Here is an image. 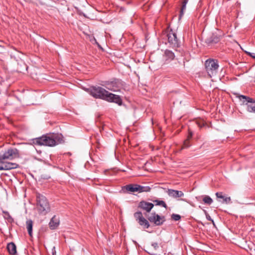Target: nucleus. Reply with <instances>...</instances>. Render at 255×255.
<instances>
[{"label": "nucleus", "mask_w": 255, "mask_h": 255, "mask_svg": "<svg viewBox=\"0 0 255 255\" xmlns=\"http://www.w3.org/2000/svg\"><path fill=\"white\" fill-rule=\"evenodd\" d=\"M20 156L19 151L15 147H9L0 152V170H8L17 168L18 165L16 163L7 162Z\"/></svg>", "instance_id": "nucleus-1"}, {"label": "nucleus", "mask_w": 255, "mask_h": 255, "mask_svg": "<svg viewBox=\"0 0 255 255\" xmlns=\"http://www.w3.org/2000/svg\"><path fill=\"white\" fill-rule=\"evenodd\" d=\"M87 91L95 98L102 99L109 102H114L119 105L122 104V100L119 96L110 93L101 87H91L87 89Z\"/></svg>", "instance_id": "nucleus-2"}, {"label": "nucleus", "mask_w": 255, "mask_h": 255, "mask_svg": "<svg viewBox=\"0 0 255 255\" xmlns=\"http://www.w3.org/2000/svg\"><path fill=\"white\" fill-rule=\"evenodd\" d=\"M62 141L63 137L61 134H53L50 136L42 135L36 138L34 143L39 145L53 146L61 143Z\"/></svg>", "instance_id": "nucleus-3"}, {"label": "nucleus", "mask_w": 255, "mask_h": 255, "mask_svg": "<svg viewBox=\"0 0 255 255\" xmlns=\"http://www.w3.org/2000/svg\"><path fill=\"white\" fill-rule=\"evenodd\" d=\"M37 208L40 214L45 215L50 211L49 203L45 196L37 194Z\"/></svg>", "instance_id": "nucleus-4"}, {"label": "nucleus", "mask_w": 255, "mask_h": 255, "mask_svg": "<svg viewBox=\"0 0 255 255\" xmlns=\"http://www.w3.org/2000/svg\"><path fill=\"white\" fill-rule=\"evenodd\" d=\"M205 69L208 76L211 78L216 75L219 68V64L217 60L209 59L205 63Z\"/></svg>", "instance_id": "nucleus-5"}, {"label": "nucleus", "mask_w": 255, "mask_h": 255, "mask_svg": "<svg viewBox=\"0 0 255 255\" xmlns=\"http://www.w3.org/2000/svg\"><path fill=\"white\" fill-rule=\"evenodd\" d=\"M151 188L149 186H142L136 184H129L125 186L123 190L126 192L131 193L134 192L142 193L147 192L150 191Z\"/></svg>", "instance_id": "nucleus-6"}, {"label": "nucleus", "mask_w": 255, "mask_h": 255, "mask_svg": "<svg viewBox=\"0 0 255 255\" xmlns=\"http://www.w3.org/2000/svg\"><path fill=\"white\" fill-rule=\"evenodd\" d=\"M238 98L247 106L249 112L255 113V100L254 99L244 95H239Z\"/></svg>", "instance_id": "nucleus-7"}, {"label": "nucleus", "mask_w": 255, "mask_h": 255, "mask_svg": "<svg viewBox=\"0 0 255 255\" xmlns=\"http://www.w3.org/2000/svg\"><path fill=\"white\" fill-rule=\"evenodd\" d=\"M123 82L120 79H115L110 82H106L105 83V87L109 90L113 92H118L123 87Z\"/></svg>", "instance_id": "nucleus-8"}, {"label": "nucleus", "mask_w": 255, "mask_h": 255, "mask_svg": "<svg viewBox=\"0 0 255 255\" xmlns=\"http://www.w3.org/2000/svg\"><path fill=\"white\" fill-rule=\"evenodd\" d=\"M166 37L168 39V43L170 46L173 48L178 47L179 46V41L177 38L176 34L172 30H170L166 34Z\"/></svg>", "instance_id": "nucleus-9"}, {"label": "nucleus", "mask_w": 255, "mask_h": 255, "mask_svg": "<svg viewBox=\"0 0 255 255\" xmlns=\"http://www.w3.org/2000/svg\"><path fill=\"white\" fill-rule=\"evenodd\" d=\"M147 219L150 222L153 223L156 226L162 225L165 221L164 216H160L155 212L152 213Z\"/></svg>", "instance_id": "nucleus-10"}, {"label": "nucleus", "mask_w": 255, "mask_h": 255, "mask_svg": "<svg viewBox=\"0 0 255 255\" xmlns=\"http://www.w3.org/2000/svg\"><path fill=\"white\" fill-rule=\"evenodd\" d=\"M134 217L138 223L144 229H148L149 226L148 221L145 219L141 212H136L134 214Z\"/></svg>", "instance_id": "nucleus-11"}, {"label": "nucleus", "mask_w": 255, "mask_h": 255, "mask_svg": "<svg viewBox=\"0 0 255 255\" xmlns=\"http://www.w3.org/2000/svg\"><path fill=\"white\" fill-rule=\"evenodd\" d=\"M154 205L151 203H149L144 201L139 202L138 207L145 211L146 212H149L153 207Z\"/></svg>", "instance_id": "nucleus-12"}, {"label": "nucleus", "mask_w": 255, "mask_h": 255, "mask_svg": "<svg viewBox=\"0 0 255 255\" xmlns=\"http://www.w3.org/2000/svg\"><path fill=\"white\" fill-rule=\"evenodd\" d=\"M167 193L169 196L173 198L181 197L184 195V193L182 191L171 189H168Z\"/></svg>", "instance_id": "nucleus-13"}, {"label": "nucleus", "mask_w": 255, "mask_h": 255, "mask_svg": "<svg viewBox=\"0 0 255 255\" xmlns=\"http://www.w3.org/2000/svg\"><path fill=\"white\" fill-rule=\"evenodd\" d=\"M59 224V219L56 217V216H54L51 219L49 225L51 229H56Z\"/></svg>", "instance_id": "nucleus-14"}, {"label": "nucleus", "mask_w": 255, "mask_h": 255, "mask_svg": "<svg viewBox=\"0 0 255 255\" xmlns=\"http://www.w3.org/2000/svg\"><path fill=\"white\" fill-rule=\"evenodd\" d=\"M6 248L9 254L15 255L16 254V247L13 242L8 243L7 245Z\"/></svg>", "instance_id": "nucleus-15"}, {"label": "nucleus", "mask_w": 255, "mask_h": 255, "mask_svg": "<svg viewBox=\"0 0 255 255\" xmlns=\"http://www.w3.org/2000/svg\"><path fill=\"white\" fill-rule=\"evenodd\" d=\"M216 195L218 198H220V199H223V201H222V203L229 204V203H231V198L230 197H225L223 195L222 192H217L216 193Z\"/></svg>", "instance_id": "nucleus-16"}, {"label": "nucleus", "mask_w": 255, "mask_h": 255, "mask_svg": "<svg viewBox=\"0 0 255 255\" xmlns=\"http://www.w3.org/2000/svg\"><path fill=\"white\" fill-rule=\"evenodd\" d=\"M26 228L28 231V233L29 236L32 237V227L33 222L31 220H28L26 222Z\"/></svg>", "instance_id": "nucleus-17"}, {"label": "nucleus", "mask_w": 255, "mask_h": 255, "mask_svg": "<svg viewBox=\"0 0 255 255\" xmlns=\"http://www.w3.org/2000/svg\"><path fill=\"white\" fill-rule=\"evenodd\" d=\"M164 56L166 59L172 60L174 58L175 55L174 53L169 50H166L164 52Z\"/></svg>", "instance_id": "nucleus-18"}, {"label": "nucleus", "mask_w": 255, "mask_h": 255, "mask_svg": "<svg viewBox=\"0 0 255 255\" xmlns=\"http://www.w3.org/2000/svg\"><path fill=\"white\" fill-rule=\"evenodd\" d=\"M188 2V0H183L182 2V6L180 11L179 18L183 15L185 10L186 8V4Z\"/></svg>", "instance_id": "nucleus-19"}, {"label": "nucleus", "mask_w": 255, "mask_h": 255, "mask_svg": "<svg viewBox=\"0 0 255 255\" xmlns=\"http://www.w3.org/2000/svg\"><path fill=\"white\" fill-rule=\"evenodd\" d=\"M203 201L205 204L207 205H211L213 203L212 199L208 195H205L203 197Z\"/></svg>", "instance_id": "nucleus-20"}, {"label": "nucleus", "mask_w": 255, "mask_h": 255, "mask_svg": "<svg viewBox=\"0 0 255 255\" xmlns=\"http://www.w3.org/2000/svg\"><path fill=\"white\" fill-rule=\"evenodd\" d=\"M191 146V144L190 143V140L186 139L183 144L182 146V149L184 148H187Z\"/></svg>", "instance_id": "nucleus-21"}, {"label": "nucleus", "mask_w": 255, "mask_h": 255, "mask_svg": "<svg viewBox=\"0 0 255 255\" xmlns=\"http://www.w3.org/2000/svg\"><path fill=\"white\" fill-rule=\"evenodd\" d=\"M155 202H156V205H161L162 207H164L165 208H167V205L163 201L156 200L155 201Z\"/></svg>", "instance_id": "nucleus-22"}, {"label": "nucleus", "mask_w": 255, "mask_h": 255, "mask_svg": "<svg viewBox=\"0 0 255 255\" xmlns=\"http://www.w3.org/2000/svg\"><path fill=\"white\" fill-rule=\"evenodd\" d=\"M171 218L174 221H179L181 219L180 215L178 214H173L171 215Z\"/></svg>", "instance_id": "nucleus-23"}, {"label": "nucleus", "mask_w": 255, "mask_h": 255, "mask_svg": "<svg viewBox=\"0 0 255 255\" xmlns=\"http://www.w3.org/2000/svg\"><path fill=\"white\" fill-rule=\"evenodd\" d=\"M151 246L153 247L154 250H156L158 249V245L157 243H152L151 244Z\"/></svg>", "instance_id": "nucleus-24"}, {"label": "nucleus", "mask_w": 255, "mask_h": 255, "mask_svg": "<svg viewBox=\"0 0 255 255\" xmlns=\"http://www.w3.org/2000/svg\"><path fill=\"white\" fill-rule=\"evenodd\" d=\"M206 217L207 220L211 221L213 223V224H214V222L213 220L211 218V217L208 214H206Z\"/></svg>", "instance_id": "nucleus-25"}, {"label": "nucleus", "mask_w": 255, "mask_h": 255, "mask_svg": "<svg viewBox=\"0 0 255 255\" xmlns=\"http://www.w3.org/2000/svg\"><path fill=\"white\" fill-rule=\"evenodd\" d=\"M246 53L250 57L255 59V53L246 51Z\"/></svg>", "instance_id": "nucleus-26"}, {"label": "nucleus", "mask_w": 255, "mask_h": 255, "mask_svg": "<svg viewBox=\"0 0 255 255\" xmlns=\"http://www.w3.org/2000/svg\"><path fill=\"white\" fill-rule=\"evenodd\" d=\"M220 40V39L218 37L216 36L212 40V42L215 43H217Z\"/></svg>", "instance_id": "nucleus-27"}, {"label": "nucleus", "mask_w": 255, "mask_h": 255, "mask_svg": "<svg viewBox=\"0 0 255 255\" xmlns=\"http://www.w3.org/2000/svg\"><path fill=\"white\" fill-rule=\"evenodd\" d=\"M52 255H56V250L55 247H54L52 249Z\"/></svg>", "instance_id": "nucleus-28"}, {"label": "nucleus", "mask_w": 255, "mask_h": 255, "mask_svg": "<svg viewBox=\"0 0 255 255\" xmlns=\"http://www.w3.org/2000/svg\"><path fill=\"white\" fill-rule=\"evenodd\" d=\"M192 133L191 132H190L187 139L190 140L192 138Z\"/></svg>", "instance_id": "nucleus-29"}, {"label": "nucleus", "mask_w": 255, "mask_h": 255, "mask_svg": "<svg viewBox=\"0 0 255 255\" xmlns=\"http://www.w3.org/2000/svg\"><path fill=\"white\" fill-rule=\"evenodd\" d=\"M150 252H148L149 254H151V255H154V254L152 253V251L151 249H150Z\"/></svg>", "instance_id": "nucleus-30"}, {"label": "nucleus", "mask_w": 255, "mask_h": 255, "mask_svg": "<svg viewBox=\"0 0 255 255\" xmlns=\"http://www.w3.org/2000/svg\"><path fill=\"white\" fill-rule=\"evenodd\" d=\"M94 41L96 42V43L97 44H98V42L96 41V39L95 38H94Z\"/></svg>", "instance_id": "nucleus-31"}]
</instances>
